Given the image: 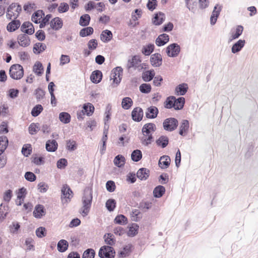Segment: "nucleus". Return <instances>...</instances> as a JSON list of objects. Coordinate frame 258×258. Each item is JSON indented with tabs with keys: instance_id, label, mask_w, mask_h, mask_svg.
Here are the masks:
<instances>
[{
	"instance_id": "nucleus-1",
	"label": "nucleus",
	"mask_w": 258,
	"mask_h": 258,
	"mask_svg": "<svg viewBox=\"0 0 258 258\" xmlns=\"http://www.w3.org/2000/svg\"><path fill=\"white\" fill-rule=\"evenodd\" d=\"M92 199V189L89 187L85 188L82 199L83 206L79 210V212L83 217H86L88 215L91 207Z\"/></svg>"
},
{
	"instance_id": "nucleus-2",
	"label": "nucleus",
	"mask_w": 258,
	"mask_h": 258,
	"mask_svg": "<svg viewBox=\"0 0 258 258\" xmlns=\"http://www.w3.org/2000/svg\"><path fill=\"white\" fill-rule=\"evenodd\" d=\"M9 75L13 79L20 80L24 76V69L20 64H14L9 69Z\"/></svg>"
},
{
	"instance_id": "nucleus-3",
	"label": "nucleus",
	"mask_w": 258,
	"mask_h": 258,
	"mask_svg": "<svg viewBox=\"0 0 258 258\" xmlns=\"http://www.w3.org/2000/svg\"><path fill=\"white\" fill-rule=\"evenodd\" d=\"M9 141L6 136L0 137V168L5 166L7 163L6 158L3 155L8 146Z\"/></svg>"
},
{
	"instance_id": "nucleus-4",
	"label": "nucleus",
	"mask_w": 258,
	"mask_h": 258,
	"mask_svg": "<svg viewBox=\"0 0 258 258\" xmlns=\"http://www.w3.org/2000/svg\"><path fill=\"white\" fill-rule=\"evenodd\" d=\"M98 256L100 258H114L115 250L112 246L103 245L99 248Z\"/></svg>"
},
{
	"instance_id": "nucleus-5",
	"label": "nucleus",
	"mask_w": 258,
	"mask_h": 258,
	"mask_svg": "<svg viewBox=\"0 0 258 258\" xmlns=\"http://www.w3.org/2000/svg\"><path fill=\"white\" fill-rule=\"evenodd\" d=\"M178 125V120L174 117L167 118L163 122V127L164 130L170 132L175 130Z\"/></svg>"
},
{
	"instance_id": "nucleus-6",
	"label": "nucleus",
	"mask_w": 258,
	"mask_h": 258,
	"mask_svg": "<svg viewBox=\"0 0 258 258\" xmlns=\"http://www.w3.org/2000/svg\"><path fill=\"white\" fill-rule=\"evenodd\" d=\"M123 69L121 67H117L111 71V79L113 80V83L118 85L121 82L122 76Z\"/></svg>"
},
{
	"instance_id": "nucleus-7",
	"label": "nucleus",
	"mask_w": 258,
	"mask_h": 258,
	"mask_svg": "<svg viewBox=\"0 0 258 258\" xmlns=\"http://www.w3.org/2000/svg\"><path fill=\"white\" fill-rule=\"evenodd\" d=\"M180 52V47L176 43L169 45L166 48V52L169 57H176Z\"/></svg>"
},
{
	"instance_id": "nucleus-8",
	"label": "nucleus",
	"mask_w": 258,
	"mask_h": 258,
	"mask_svg": "<svg viewBox=\"0 0 258 258\" xmlns=\"http://www.w3.org/2000/svg\"><path fill=\"white\" fill-rule=\"evenodd\" d=\"M61 191L62 202L65 200L66 202L68 203V200L70 201L73 197V192L72 189L67 184H64L62 187Z\"/></svg>"
},
{
	"instance_id": "nucleus-9",
	"label": "nucleus",
	"mask_w": 258,
	"mask_h": 258,
	"mask_svg": "<svg viewBox=\"0 0 258 258\" xmlns=\"http://www.w3.org/2000/svg\"><path fill=\"white\" fill-rule=\"evenodd\" d=\"M143 110L140 107L134 108L131 113L132 118L136 122L141 121L143 119Z\"/></svg>"
},
{
	"instance_id": "nucleus-10",
	"label": "nucleus",
	"mask_w": 258,
	"mask_h": 258,
	"mask_svg": "<svg viewBox=\"0 0 258 258\" xmlns=\"http://www.w3.org/2000/svg\"><path fill=\"white\" fill-rule=\"evenodd\" d=\"M142 61L141 57L138 55L133 56L131 59L127 61L126 68L129 71L131 68L136 69L139 67V63Z\"/></svg>"
},
{
	"instance_id": "nucleus-11",
	"label": "nucleus",
	"mask_w": 258,
	"mask_h": 258,
	"mask_svg": "<svg viewBox=\"0 0 258 258\" xmlns=\"http://www.w3.org/2000/svg\"><path fill=\"white\" fill-rule=\"evenodd\" d=\"M222 9V6L221 5L216 4L215 6L210 17V23L212 25H214L216 24Z\"/></svg>"
},
{
	"instance_id": "nucleus-12",
	"label": "nucleus",
	"mask_w": 258,
	"mask_h": 258,
	"mask_svg": "<svg viewBox=\"0 0 258 258\" xmlns=\"http://www.w3.org/2000/svg\"><path fill=\"white\" fill-rule=\"evenodd\" d=\"M21 31L27 35H32L34 33L35 29L32 23L26 21L21 25Z\"/></svg>"
},
{
	"instance_id": "nucleus-13",
	"label": "nucleus",
	"mask_w": 258,
	"mask_h": 258,
	"mask_svg": "<svg viewBox=\"0 0 258 258\" xmlns=\"http://www.w3.org/2000/svg\"><path fill=\"white\" fill-rule=\"evenodd\" d=\"M156 130V125L153 123H147L144 125L142 129V132L144 136L153 135V133Z\"/></svg>"
},
{
	"instance_id": "nucleus-14",
	"label": "nucleus",
	"mask_w": 258,
	"mask_h": 258,
	"mask_svg": "<svg viewBox=\"0 0 258 258\" xmlns=\"http://www.w3.org/2000/svg\"><path fill=\"white\" fill-rule=\"evenodd\" d=\"M150 61L152 66L154 67H159L162 64V57L161 54L155 53L152 54Z\"/></svg>"
},
{
	"instance_id": "nucleus-15",
	"label": "nucleus",
	"mask_w": 258,
	"mask_h": 258,
	"mask_svg": "<svg viewBox=\"0 0 258 258\" xmlns=\"http://www.w3.org/2000/svg\"><path fill=\"white\" fill-rule=\"evenodd\" d=\"M18 17V14L14 17V20L9 23L7 26V30L10 32H12L17 30L21 25V22L19 20L16 19Z\"/></svg>"
},
{
	"instance_id": "nucleus-16",
	"label": "nucleus",
	"mask_w": 258,
	"mask_h": 258,
	"mask_svg": "<svg viewBox=\"0 0 258 258\" xmlns=\"http://www.w3.org/2000/svg\"><path fill=\"white\" fill-rule=\"evenodd\" d=\"M158 113V108L155 106H151L147 108L145 115L147 118L154 119L157 117Z\"/></svg>"
},
{
	"instance_id": "nucleus-17",
	"label": "nucleus",
	"mask_w": 258,
	"mask_h": 258,
	"mask_svg": "<svg viewBox=\"0 0 258 258\" xmlns=\"http://www.w3.org/2000/svg\"><path fill=\"white\" fill-rule=\"evenodd\" d=\"M165 14L161 12L156 13L152 18V23L155 25L159 26L161 25L165 21Z\"/></svg>"
},
{
	"instance_id": "nucleus-18",
	"label": "nucleus",
	"mask_w": 258,
	"mask_h": 258,
	"mask_svg": "<svg viewBox=\"0 0 258 258\" xmlns=\"http://www.w3.org/2000/svg\"><path fill=\"white\" fill-rule=\"evenodd\" d=\"M50 26L53 30L55 31L59 30L63 26L62 20L59 17H55L50 21Z\"/></svg>"
},
{
	"instance_id": "nucleus-19",
	"label": "nucleus",
	"mask_w": 258,
	"mask_h": 258,
	"mask_svg": "<svg viewBox=\"0 0 258 258\" xmlns=\"http://www.w3.org/2000/svg\"><path fill=\"white\" fill-rule=\"evenodd\" d=\"M46 213L44 207L40 204L37 205L33 212V216L37 219H40L45 215Z\"/></svg>"
},
{
	"instance_id": "nucleus-20",
	"label": "nucleus",
	"mask_w": 258,
	"mask_h": 258,
	"mask_svg": "<svg viewBox=\"0 0 258 258\" xmlns=\"http://www.w3.org/2000/svg\"><path fill=\"white\" fill-rule=\"evenodd\" d=\"M18 42L19 45L22 47H27L30 44V39L27 34H21L18 36Z\"/></svg>"
},
{
	"instance_id": "nucleus-21",
	"label": "nucleus",
	"mask_w": 258,
	"mask_h": 258,
	"mask_svg": "<svg viewBox=\"0 0 258 258\" xmlns=\"http://www.w3.org/2000/svg\"><path fill=\"white\" fill-rule=\"evenodd\" d=\"M133 246L132 244L125 245L122 249L118 252V256L120 258H124L129 256L132 251Z\"/></svg>"
},
{
	"instance_id": "nucleus-22",
	"label": "nucleus",
	"mask_w": 258,
	"mask_h": 258,
	"mask_svg": "<svg viewBox=\"0 0 258 258\" xmlns=\"http://www.w3.org/2000/svg\"><path fill=\"white\" fill-rule=\"evenodd\" d=\"M171 159L169 156L163 155L160 158L158 162L159 166L162 169L167 168L170 164Z\"/></svg>"
},
{
	"instance_id": "nucleus-23",
	"label": "nucleus",
	"mask_w": 258,
	"mask_h": 258,
	"mask_svg": "<svg viewBox=\"0 0 258 258\" xmlns=\"http://www.w3.org/2000/svg\"><path fill=\"white\" fill-rule=\"evenodd\" d=\"M188 89V85L186 83H183L177 85L175 89V94L176 95H184Z\"/></svg>"
},
{
	"instance_id": "nucleus-24",
	"label": "nucleus",
	"mask_w": 258,
	"mask_h": 258,
	"mask_svg": "<svg viewBox=\"0 0 258 258\" xmlns=\"http://www.w3.org/2000/svg\"><path fill=\"white\" fill-rule=\"evenodd\" d=\"M90 80L94 84L100 83L102 79V73L100 70H95L92 72L90 75Z\"/></svg>"
},
{
	"instance_id": "nucleus-25",
	"label": "nucleus",
	"mask_w": 258,
	"mask_h": 258,
	"mask_svg": "<svg viewBox=\"0 0 258 258\" xmlns=\"http://www.w3.org/2000/svg\"><path fill=\"white\" fill-rule=\"evenodd\" d=\"M169 40V35L167 34L163 33L158 36L155 40V43L158 46H162L166 44Z\"/></svg>"
},
{
	"instance_id": "nucleus-26",
	"label": "nucleus",
	"mask_w": 258,
	"mask_h": 258,
	"mask_svg": "<svg viewBox=\"0 0 258 258\" xmlns=\"http://www.w3.org/2000/svg\"><path fill=\"white\" fill-rule=\"evenodd\" d=\"M150 170L146 168H140L137 172V177L141 180H146L149 176Z\"/></svg>"
},
{
	"instance_id": "nucleus-27",
	"label": "nucleus",
	"mask_w": 258,
	"mask_h": 258,
	"mask_svg": "<svg viewBox=\"0 0 258 258\" xmlns=\"http://www.w3.org/2000/svg\"><path fill=\"white\" fill-rule=\"evenodd\" d=\"M245 43V40L239 39L234 43L231 48L232 53L235 54L239 52L244 47Z\"/></svg>"
},
{
	"instance_id": "nucleus-28",
	"label": "nucleus",
	"mask_w": 258,
	"mask_h": 258,
	"mask_svg": "<svg viewBox=\"0 0 258 258\" xmlns=\"http://www.w3.org/2000/svg\"><path fill=\"white\" fill-rule=\"evenodd\" d=\"M58 147V144L55 140H49L45 144L46 150L48 152H55Z\"/></svg>"
},
{
	"instance_id": "nucleus-29",
	"label": "nucleus",
	"mask_w": 258,
	"mask_h": 258,
	"mask_svg": "<svg viewBox=\"0 0 258 258\" xmlns=\"http://www.w3.org/2000/svg\"><path fill=\"white\" fill-rule=\"evenodd\" d=\"M112 32L107 29L102 31L100 34V39L104 43L109 42L112 39Z\"/></svg>"
},
{
	"instance_id": "nucleus-30",
	"label": "nucleus",
	"mask_w": 258,
	"mask_h": 258,
	"mask_svg": "<svg viewBox=\"0 0 258 258\" xmlns=\"http://www.w3.org/2000/svg\"><path fill=\"white\" fill-rule=\"evenodd\" d=\"M155 75L153 69L146 71L142 73V78L145 82H148L152 80Z\"/></svg>"
},
{
	"instance_id": "nucleus-31",
	"label": "nucleus",
	"mask_w": 258,
	"mask_h": 258,
	"mask_svg": "<svg viewBox=\"0 0 258 258\" xmlns=\"http://www.w3.org/2000/svg\"><path fill=\"white\" fill-rule=\"evenodd\" d=\"M189 129V121L186 119L183 120L179 126V134L182 136H184L186 134Z\"/></svg>"
},
{
	"instance_id": "nucleus-32",
	"label": "nucleus",
	"mask_w": 258,
	"mask_h": 258,
	"mask_svg": "<svg viewBox=\"0 0 258 258\" xmlns=\"http://www.w3.org/2000/svg\"><path fill=\"white\" fill-rule=\"evenodd\" d=\"M157 145L162 148H165L169 144V138L166 136H161L156 141Z\"/></svg>"
},
{
	"instance_id": "nucleus-33",
	"label": "nucleus",
	"mask_w": 258,
	"mask_h": 258,
	"mask_svg": "<svg viewBox=\"0 0 258 258\" xmlns=\"http://www.w3.org/2000/svg\"><path fill=\"white\" fill-rule=\"evenodd\" d=\"M82 110L87 116H91L94 111L95 108L93 105L90 103H86L83 104Z\"/></svg>"
},
{
	"instance_id": "nucleus-34",
	"label": "nucleus",
	"mask_w": 258,
	"mask_h": 258,
	"mask_svg": "<svg viewBox=\"0 0 258 258\" xmlns=\"http://www.w3.org/2000/svg\"><path fill=\"white\" fill-rule=\"evenodd\" d=\"M165 192V188L161 185L156 186L153 190V196L156 198H160L163 196Z\"/></svg>"
},
{
	"instance_id": "nucleus-35",
	"label": "nucleus",
	"mask_w": 258,
	"mask_h": 258,
	"mask_svg": "<svg viewBox=\"0 0 258 258\" xmlns=\"http://www.w3.org/2000/svg\"><path fill=\"white\" fill-rule=\"evenodd\" d=\"M139 226L136 223H132V225L128 226V230L127 232V235L129 237H134L138 233Z\"/></svg>"
},
{
	"instance_id": "nucleus-36",
	"label": "nucleus",
	"mask_w": 258,
	"mask_h": 258,
	"mask_svg": "<svg viewBox=\"0 0 258 258\" xmlns=\"http://www.w3.org/2000/svg\"><path fill=\"white\" fill-rule=\"evenodd\" d=\"M103 238L105 243L107 244V245L111 246L115 244L116 240L113 234L110 233H106L104 235Z\"/></svg>"
},
{
	"instance_id": "nucleus-37",
	"label": "nucleus",
	"mask_w": 258,
	"mask_h": 258,
	"mask_svg": "<svg viewBox=\"0 0 258 258\" xmlns=\"http://www.w3.org/2000/svg\"><path fill=\"white\" fill-rule=\"evenodd\" d=\"M44 16V12L43 10H38L34 12L32 15L31 20L35 24L40 23V20L42 16Z\"/></svg>"
},
{
	"instance_id": "nucleus-38",
	"label": "nucleus",
	"mask_w": 258,
	"mask_h": 258,
	"mask_svg": "<svg viewBox=\"0 0 258 258\" xmlns=\"http://www.w3.org/2000/svg\"><path fill=\"white\" fill-rule=\"evenodd\" d=\"M69 247V243L65 239L60 240L57 245V248L59 252H65Z\"/></svg>"
},
{
	"instance_id": "nucleus-39",
	"label": "nucleus",
	"mask_w": 258,
	"mask_h": 258,
	"mask_svg": "<svg viewBox=\"0 0 258 258\" xmlns=\"http://www.w3.org/2000/svg\"><path fill=\"white\" fill-rule=\"evenodd\" d=\"M125 162V159L122 155L116 156L114 159L113 163L118 167H121L124 166Z\"/></svg>"
},
{
	"instance_id": "nucleus-40",
	"label": "nucleus",
	"mask_w": 258,
	"mask_h": 258,
	"mask_svg": "<svg viewBox=\"0 0 258 258\" xmlns=\"http://www.w3.org/2000/svg\"><path fill=\"white\" fill-rule=\"evenodd\" d=\"M33 71L38 76H41L44 71L42 63L39 61H36L33 66Z\"/></svg>"
},
{
	"instance_id": "nucleus-41",
	"label": "nucleus",
	"mask_w": 258,
	"mask_h": 258,
	"mask_svg": "<svg viewBox=\"0 0 258 258\" xmlns=\"http://www.w3.org/2000/svg\"><path fill=\"white\" fill-rule=\"evenodd\" d=\"M185 98L183 97H179L178 98H175L174 109L179 110L182 109L185 104Z\"/></svg>"
},
{
	"instance_id": "nucleus-42",
	"label": "nucleus",
	"mask_w": 258,
	"mask_h": 258,
	"mask_svg": "<svg viewBox=\"0 0 258 258\" xmlns=\"http://www.w3.org/2000/svg\"><path fill=\"white\" fill-rule=\"evenodd\" d=\"M127 222V218L122 214L117 215L114 219V223L121 225H126Z\"/></svg>"
},
{
	"instance_id": "nucleus-43",
	"label": "nucleus",
	"mask_w": 258,
	"mask_h": 258,
	"mask_svg": "<svg viewBox=\"0 0 258 258\" xmlns=\"http://www.w3.org/2000/svg\"><path fill=\"white\" fill-rule=\"evenodd\" d=\"M175 101V97L174 96H170L167 97L164 102V107L167 109L173 108L174 109L175 104L174 102Z\"/></svg>"
},
{
	"instance_id": "nucleus-44",
	"label": "nucleus",
	"mask_w": 258,
	"mask_h": 258,
	"mask_svg": "<svg viewBox=\"0 0 258 258\" xmlns=\"http://www.w3.org/2000/svg\"><path fill=\"white\" fill-rule=\"evenodd\" d=\"M46 49V45L43 43L38 42L33 46V52L36 54H40Z\"/></svg>"
},
{
	"instance_id": "nucleus-45",
	"label": "nucleus",
	"mask_w": 258,
	"mask_h": 258,
	"mask_svg": "<svg viewBox=\"0 0 258 258\" xmlns=\"http://www.w3.org/2000/svg\"><path fill=\"white\" fill-rule=\"evenodd\" d=\"M91 18L89 14H84L80 17L79 24L81 26L86 27L89 25Z\"/></svg>"
},
{
	"instance_id": "nucleus-46",
	"label": "nucleus",
	"mask_w": 258,
	"mask_h": 258,
	"mask_svg": "<svg viewBox=\"0 0 258 258\" xmlns=\"http://www.w3.org/2000/svg\"><path fill=\"white\" fill-rule=\"evenodd\" d=\"M133 104V101L129 97H124L121 102V107L125 110L129 109Z\"/></svg>"
},
{
	"instance_id": "nucleus-47",
	"label": "nucleus",
	"mask_w": 258,
	"mask_h": 258,
	"mask_svg": "<svg viewBox=\"0 0 258 258\" xmlns=\"http://www.w3.org/2000/svg\"><path fill=\"white\" fill-rule=\"evenodd\" d=\"M94 32V29L91 27H85L82 29L80 32L79 35L82 37H85L88 36H90Z\"/></svg>"
},
{
	"instance_id": "nucleus-48",
	"label": "nucleus",
	"mask_w": 258,
	"mask_h": 258,
	"mask_svg": "<svg viewBox=\"0 0 258 258\" xmlns=\"http://www.w3.org/2000/svg\"><path fill=\"white\" fill-rule=\"evenodd\" d=\"M71 116L70 114L67 112H62L59 114L60 121L64 124L69 123L71 121Z\"/></svg>"
},
{
	"instance_id": "nucleus-49",
	"label": "nucleus",
	"mask_w": 258,
	"mask_h": 258,
	"mask_svg": "<svg viewBox=\"0 0 258 258\" xmlns=\"http://www.w3.org/2000/svg\"><path fill=\"white\" fill-rule=\"evenodd\" d=\"M154 48V45L152 43H149L143 47L142 52L145 55H150L153 52Z\"/></svg>"
},
{
	"instance_id": "nucleus-50",
	"label": "nucleus",
	"mask_w": 258,
	"mask_h": 258,
	"mask_svg": "<svg viewBox=\"0 0 258 258\" xmlns=\"http://www.w3.org/2000/svg\"><path fill=\"white\" fill-rule=\"evenodd\" d=\"M142 151L139 149L134 150L131 154V159L134 162H138L142 158Z\"/></svg>"
},
{
	"instance_id": "nucleus-51",
	"label": "nucleus",
	"mask_w": 258,
	"mask_h": 258,
	"mask_svg": "<svg viewBox=\"0 0 258 258\" xmlns=\"http://www.w3.org/2000/svg\"><path fill=\"white\" fill-rule=\"evenodd\" d=\"M116 202L114 199H109L107 200L105 207L107 210L109 212H112L116 208Z\"/></svg>"
},
{
	"instance_id": "nucleus-52",
	"label": "nucleus",
	"mask_w": 258,
	"mask_h": 258,
	"mask_svg": "<svg viewBox=\"0 0 258 258\" xmlns=\"http://www.w3.org/2000/svg\"><path fill=\"white\" fill-rule=\"evenodd\" d=\"M43 108L41 104H37L31 110V114L33 117L38 116L43 111Z\"/></svg>"
},
{
	"instance_id": "nucleus-53",
	"label": "nucleus",
	"mask_w": 258,
	"mask_h": 258,
	"mask_svg": "<svg viewBox=\"0 0 258 258\" xmlns=\"http://www.w3.org/2000/svg\"><path fill=\"white\" fill-rule=\"evenodd\" d=\"M243 30V27L241 25H238L236 28L235 33L232 34L231 38L230 39V41L238 38L242 34Z\"/></svg>"
},
{
	"instance_id": "nucleus-54",
	"label": "nucleus",
	"mask_w": 258,
	"mask_h": 258,
	"mask_svg": "<svg viewBox=\"0 0 258 258\" xmlns=\"http://www.w3.org/2000/svg\"><path fill=\"white\" fill-rule=\"evenodd\" d=\"M96 255V252L93 248H89L86 249L83 254L82 258H94Z\"/></svg>"
},
{
	"instance_id": "nucleus-55",
	"label": "nucleus",
	"mask_w": 258,
	"mask_h": 258,
	"mask_svg": "<svg viewBox=\"0 0 258 258\" xmlns=\"http://www.w3.org/2000/svg\"><path fill=\"white\" fill-rule=\"evenodd\" d=\"M39 130H40V126L38 123H32L28 127L29 133L32 135L36 134Z\"/></svg>"
},
{
	"instance_id": "nucleus-56",
	"label": "nucleus",
	"mask_w": 258,
	"mask_h": 258,
	"mask_svg": "<svg viewBox=\"0 0 258 258\" xmlns=\"http://www.w3.org/2000/svg\"><path fill=\"white\" fill-rule=\"evenodd\" d=\"M22 154L25 157H28L32 153V147L30 144H25L23 145L22 150Z\"/></svg>"
},
{
	"instance_id": "nucleus-57",
	"label": "nucleus",
	"mask_w": 258,
	"mask_h": 258,
	"mask_svg": "<svg viewBox=\"0 0 258 258\" xmlns=\"http://www.w3.org/2000/svg\"><path fill=\"white\" fill-rule=\"evenodd\" d=\"M152 89L151 86L150 84L143 83L139 87L140 92L144 94L149 93Z\"/></svg>"
},
{
	"instance_id": "nucleus-58",
	"label": "nucleus",
	"mask_w": 258,
	"mask_h": 258,
	"mask_svg": "<svg viewBox=\"0 0 258 258\" xmlns=\"http://www.w3.org/2000/svg\"><path fill=\"white\" fill-rule=\"evenodd\" d=\"M131 215L132 217V220L135 222L139 221L142 218V214L141 212L138 209L133 210Z\"/></svg>"
},
{
	"instance_id": "nucleus-59",
	"label": "nucleus",
	"mask_w": 258,
	"mask_h": 258,
	"mask_svg": "<svg viewBox=\"0 0 258 258\" xmlns=\"http://www.w3.org/2000/svg\"><path fill=\"white\" fill-rule=\"evenodd\" d=\"M34 94L36 96L37 101H39L44 98L45 92L41 88H38L35 90Z\"/></svg>"
},
{
	"instance_id": "nucleus-60",
	"label": "nucleus",
	"mask_w": 258,
	"mask_h": 258,
	"mask_svg": "<svg viewBox=\"0 0 258 258\" xmlns=\"http://www.w3.org/2000/svg\"><path fill=\"white\" fill-rule=\"evenodd\" d=\"M152 204L151 202L148 201L141 202L139 204V208L141 209L146 212L147 210L151 208Z\"/></svg>"
},
{
	"instance_id": "nucleus-61",
	"label": "nucleus",
	"mask_w": 258,
	"mask_h": 258,
	"mask_svg": "<svg viewBox=\"0 0 258 258\" xmlns=\"http://www.w3.org/2000/svg\"><path fill=\"white\" fill-rule=\"evenodd\" d=\"M142 10L140 9H135L132 13V19L133 21H136L142 16Z\"/></svg>"
},
{
	"instance_id": "nucleus-62",
	"label": "nucleus",
	"mask_w": 258,
	"mask_h": 258,
	"mask_svg": "<svg viewBox=\"0 0 258 258\" xmlns=\"http://www.w3.org/2000/svg\"><path fill=\"white\" fill-rule=\"evenodd\" d=\"M51 14L46 15L40 21L39 28L41 29L44 28L45 26L48 24L50 19L51 18Z\"/></svg>"
},
{
	"instance_id": "nucleus-63",
	"label": "nucleus",
	"mask_w": 258,
	"mask_h": 258,
	"mask_svg": "<svg viewBox=\"0 0 258 258\" xmlns=\"http://www.w3.org/2000/svg\"><path fill=\"white\" fill-rule=\"evenodd\" d=\"M157 5V0H148L146 6L149 11H153L156 8Z\"/></svg>"
},
{
	"instance_id": "nucleus-64",
	"label": "nucleus",
	"mask_w": 258,
	"mask_h": 258,
	"mask_svg": "<svg viewBox=\"0 0 258 258\" xmlns=\"http://www.w3.org/2000/svg\"><path fill=\"white\" fill-rule=\"evenodd\" d=\"M44 158L42 156H35L32 158V162L36 165H41L44 163Z\"/></svg>"
}]
</instances>
